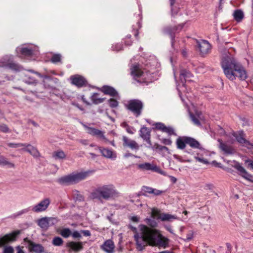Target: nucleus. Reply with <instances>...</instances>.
I'll use <instances>...</instances> for the list:
<instances>
[{"label": "nucleus", "mask_w": 253, "mask_h": 253, "mask_svg": "<svg viewBox=\"0 0 253 253\" xmlns=\"http://www.w3.org/2000/svg\"><path fill=\"white\" fill-rule=\"evenodd\" d=\"M190 118L193 123L197 126H200L201 122L204 121V117L201 112H196L195 114H190Z\"/></svg>", "instance_id": "23"}, {"label": "nucleus", "mask_w": 253, "mask_h": 253, "mask_svg": "<svg viewBox=\"0 0 253 253\" xmlns=\"http://www.w3.org/2000/svg\"><path fill=\"white\" fill-rule=\"evenodd\" d=\"M7 146L11 148H18L19 146H23L24 145L21 144V143H8Z\"/></svg>", "instance_id": "46"}, {"label": "nucleus", "mask_w": 253, "mask_h": 253, "mask_svg": "<svg viewBox=\"0 0 253 253\" xmlns=\"http://www.w3.org/2000/svg\"><path fill=\"white\" fill-rule=\"evenodd\" d=\"M94 172L93 170H89L86 171H81L76 173L71 174L63 176L58 179V182L63 185H69L72 183H77L83 180Z\"/></svg>", "instance_id": "5"}, {"label": "nucleus", "mask_w": 253, "mask_h": 253, "mask_svg": "<svg viewBox=\"0 0 253 253\" xmlns=\"http://www.w3.org/2000/svg\"><path fill=\"white\" fill-rule=\"evenodd\" d=\"M163 192H164V191H163L159 190H158V189H154V188H152V193L151 194H154V195H156V196H158V195H161Z\"/></svg>", "instance_id": "54"}, {"label": "nucleus", "mask_w": 253, "mask_h": 253, "mask_svg": "<svg viewBox=\"0 0 253 253\" xmlns=\"http://www.w3.org/2000/svg\"><path fill=\"white\" fill-rule=\"evenodd\" d=\"M119 195L115 186L112 184H104L97 186L91 193L92 199L109 200Z\"/></svg>", "instance_id": "3"}, {"label": "nucleus", "mask_w": 253, "mask_h": 253, "mask_svg": "<svg viewBox=\"0 0 253 253\" xmlns=\"http://www.w3.org/2000/svg\"><path fill=\"white\" fill-rule=\"evenodd\" d=\"M0 66L9 68L13 70H18V65L13 62L12 56L6 55L0 60Z\"/></svg>", "instance_id": "11"}, {"label": "nucleus", "mask_w": 253, "mask_h": 253, "mask_svg": "<svg viewBox=\"0 0 253 253\" xmlns=\"http://www.w3.org/2000/svg\"><path fill=\"white\" fill-rule=\"evenodd\" d=\"M103 92L106 94H109L113 97H117L118 95L117 91L112 87L104 86L102 88Z\"/></svg>", "instance_id": "29"}, {"label": "nucleus", "mask_w": 253, "mask_h": 253, "mask_svg": "<svg viewBox=\"0 0 253 253\" xmlns=\"http://www.w3.org/2000/svg\"><path fill=\"white\" fill-rule=\"evenodd\" d=\"M192 76V74L188 71L182 69L181 70L180 73V80L182 84V86L183 87H185V83L186 82H190V80H189Z\"/></svg>", "instance_id": "20"}, {"label": "nucleus", "mask_w": 253, "mask_h": 253, "mask_svg": "<svg viewBox=\"0 0 253 253\" xmlns=\"http://www.w3.org/2000/svg\"><path fill=\"white\" fill-rule=\"evenodd\" d=\"M195 159L196 160V161L203 164H208V162L206 160L203 159V158H201L198 156H195Z\"/></svg>", "instance_id": "55"}, {"label": "nucleus", "mask_w": 253, "mask_h": 253, "mask_svg": "<svg viewBox=\"0 0 253 253\" xmlns=\"http://www.w3.org/2000/svg\"><path fill=\"white\" fill-rule=\"evenodd\" d=\"M23 80L25 83L29 84L36 85L38 83L37 80L32 75L28 73L24 74Z\"/></svg>", "instance_id": "28"}, {"label": "nucleus", "mask_w": 253, "mask_h": 253, "mask_svg": "<svg viewBox=\"0 0 253 253\" xmlns=\"http://www.w3.org/2000/svg\"><path fill=\"white\" fill-rule=\"evenodd\" d=\"M21 144L23 145V146H19L18 148H19V150H24L25 151V149L27 147L28 144L27 143H21Z\"/></svg>", "instance_id": "62"}, {"label": "nucleus", "mask_w": 253, "mask_h": 253, "mask_svg": "<svg viewBox=\"0 0 253 253\" xmlns=\"http://www.w3.org/2000/svg\"><path fill=\"white\" fill-rule=\"evenodd\" d=\"M233 16L236 21L241 22L244 18V13L241 10L238 9L234 12Z\"/></svg>", "instance_id": "36"}, {"label": "nucleus", "mask_w": 253, "mask_h": 253, "mask_svg": "<svg viewBox=\"0 0 253 253\" xmlns=\"http://www.w3.org/2000/svg\"><path fill=\"white\" fill-rule=\"evenodd\" d=\"M2 253H14V250L11 246H5L3 248Z\"/></svg>", "instance_id": "42"}, {"label": "nucleus", "mask_w": 253, "mask_h": 253, "mask_svg": "<svg viewBox=\"0 0 253 253\" xmlns=\"http://www.w3.org/2000/svg\"><path fill=\"white\" fill-rule=\"evenodd\" d=\"M130 220H131L132 222L137 223L140 220V217L137 215H132L130 216L129 217Z\"/></svg>", "instance_id": "50"}, {"label": "nucleus", "mask_w": 253, "mask_h": 253, "mask_svg": "<svg viewBox=\"0 0 253 253\" xmlns=\"http://www.w3.org/2000/svg\"><path fill=\"white\" fill-rule=\"evenodd\" d=\"M81 233L84 235V236H90V233L89 230H81Z\"/></svg>", "instance_id": "60"}, {"label": "nucleus", "mask_w": 253, "mask_h": 253, "mask_svg": "<svg viewBox=\"0 0 253 253\" xmlns=\"http://www.w3.org/2000/svg\"><path fill=\"white\" fill-rule=\"evenodd\" d=\"M234 49L223 47L221 51V65L226 77L231 81L236 78L245 80L248 77L247 72L242 65L234 57Z\"/></svg>", "instance_id": "2"}, {"label": "nucleus", "mask_w": 253, "mask_h": 253, "mask_svg": "<svg viewBox=\"0 0 253 253\" xmlns=\"http://www.w3.org/2000/svg\"><path fill=\"white\" fill-rule=\"evenodd\" d=\"M91 100L93 103L97 104L103 102V101H104V99L99 98L98 97V94L97 93H94L91 96Z\"/></svg>", "instance_id": "37"}, {"label": "nucleus", "mask_w": 253, "mask_h": 253, "mask_svg": "<svg viewBox=\"0 0 253 253\" xmlns=\"http://www.w3.org/2000/svg\"><path fill=\"white\" fill-rule=\"evenodd\" d=\"M101 248L107 253H113L115 248V245L112 240H108L102 245Z\"/></svg>", "instance_id": "24"}, {"label": "nucleus", "mask_w": 253, "mask_h": 253, "mask_svg": "<svg viewBox=\"0 0 253 253\" xmlns=\"http://www.w3.org/2000/svg\"><path fill=\"white\" fill-rule=\"evenodd\" d=\"M123 140L124 146L127 147L132 150H137L139 149V146L135 141L128 139L126 136H123Z\"/></svg>", "instance_id": "19"}, {"label": "nucleus", "mask_w": 253, "mask_h": 253, "mask_svg": "<svg viewBox=\"0 0 253 253\" xmlns=\"http://www.w3.org/2000/svg\"><path fill=\"white\" fill-rule=\"evenodd\" d=\"M50 203L51 201L49 198H44L39 203L33 206L31 210L37 213L44 211L48 209Z\"/></svg>", "instance_id": "9"}, {"label": "nucleus", "mask_w": 253, "mask_h": 253, "mask_svg": "<svg viewBox=\"0 0 253 253\" xmlns=\"http://www.w3.org/2000/svg\"><path fill=\"white\" fill-rule=\"evenodd\" d=\"M66 157V154L61 150H58L52 153V157L56 160H63Z\"/></svg>", "instance_id": "32"}, {"label": "nucleus", "mask_w": 253, "mask_h": 253, "mask_svg": "<svg viewBox=\"0 0 253 253\" xmlns=\"http://www.w3.org/2000/svg\"><path fill=\"white\" fill-rule=\"evenodd\" d=\"M183 26L179 25L178 27H167L164 29V33L165 34L169 35L171 40V44L173 45L174 43V34L178 29H181Z\"/></svg>", "instance_id": "21"}, {"label": "nucleus", "mask_w": 253, "mask_h": 253, "mask_svg": "<svg viewBox=\"0 0 253 253\" xmlns=\"http://www.w3.org/2000/svg\"><path fill=\"white\" fill-rule=\"evenodd\" d=\"M160 220L162 221H170L176 219V216L169 213L162 212L161 210L153 208L151 209V217L146 218L144 221L151 228L155 229L157 227L158 223L154 219Z\"/></svg>", "instance_id": "4"}, {"label": "nucleus", "mask_w": 253, "mask_h": 253, "mask_svg": "<svg viewBox=\"0 0 253 253\" xmlns=\"http://www.w3.org/2000/svg\"><path fill=\"white\" fill-rule=\"evenodd\" d=\"M52 243L55 246H61L63 243L62 239L59 237H56L52 240Z\"/></svg>", "instance_id": "38"}, {"label": "nucleus", "mask_w": 253, "mask_h": 253, "mask_svg": "<svg viewBox=\"0 0 253 253\" xmlns=\"http://www.w3.org/2000/svg\"><path fill=\"white\" fill-rule=\"evenodd\" d=\"M219 142V148L226 155H231L234 153V150L230 146L223 143L220 139L218 140Z\"/></svg>", "instance_id": "25"}, {"label": "nucleus", "mask_w": 253, "mask_h": 253, "mask_svg": "<svg viewBox=\"0 0 253 253\" xmlns=\"http://www.w3.org/2000/svg\"><path fill=\"white\" fill-rule=\"evenodd\" d=\"M163 132H167L169 135H176L174 132V129L172 127L170 126H166L164 127V129L163 130Z\"/></svg>", "instance_id": "40"}, {"label": "nucleus", "mask_w": 253, "mask_h": 253, "mask_svg": "<svg viewBox=\"0 0 253 253\" xmlns=\"http://www.w3.org/2000/svg\"><path fill=\"white\" fill-rule=\"evenodd\" d=\"M37 47L34 46V48L27 47H18L16 48V52L18 54L21 53L22 55L29 56L37 51Z\"/></svg>", "instance_id": "15"}, {"label": "nucleus", "mask_w": 253, "mask_h": 253, "mask_svg": "<svg viewBox=\"0 0 253 253\" xmlns=\"http://www.w3.org/2000/svg\"><path fill=\"white\" fill-rule=\"evenodd\" d=\"M28 246L31 251L36 253H41L44 251V248L40 244H37L30 241Z\"/></svg>", "instance_id": "27"}, {"label": "nucleus", "mask_w": 253, "mask_h": 253, "mask_svg": "<svg viewBox=\"0 0 253 253\" xmlns=\"http://www.w3.org/2000/svg\"><path fill=\"white\" fill-rule=\"evenodd\" d=\"M233 136L236 138L239 143L247 147L248 149H253V144L246 140L244 137V133L243 131L235 132L233 134Z\"/></svg>", "instance_id": "13"}, {"label": "nucleus", "mask_w": 253, "mask_h": 253, "mask_svg": "<svg viewBox=\"0 0 253 253\" xmlns=\"http://www.w3.org/2000/svg\"><path fill=\"white\" fill-rule=\"evenodd\" d=\"M17 253H25L23 251V247L18 246L16 247Z\"/></svg>", "instance_id": "59"}, {"label": "nucleus", "mask_w": 253, "mask_h": 253, "mask_svg": "<svg viewBox=\"0 0 253 253\" xmlns=\"http://www.w3.org/2000/svg\"><path fill=\"white\" fill-rule=\"evenodd\" d=\"M0 166H7L8 168H15V165L2 156H0Z\"/></svg>", "instance_id": "31"}, {"label": "nucleus", "mask_w": 253, "mask_h": 253, "mask_svg": "<svg viewBox=\"0 0 253 253\" xmlns=\"http://www.w3.org/2000/svg\"><path fill=\"white\" fill-rule=\"evenodd\" d=\"M28 72H31L32 73H33L35 75H36L37 76H38V77L41 78H43V79H49V77L48 76H47V75H42L40 73L37 72H35L33 70H28Z\"/></svg>", "instance_id": "44"}, {"label": "nucleus", "mask_w": 253, "mask_h": 253, "mask_svg": "<svg viewBox=\"0 0 253 253\" xmlns=\"http://www.w3.org/2000/svg\"><path fill=\"white\" fill-rule=\"evenodd\" d=\"M68 247L73 251H79L83 249L82 242H70L68 244Z\"/></svg>", "instance_id": "30"}, {"label": "nucleus", "mask_w": 253, "mask_h": 253, "mask_svg": "<svg viewBox=\"0 0 253 253\" xmlns=\"http://www.w3.org/2000/svg\"><path fill=\"white\" fill-rule=\"evenodd\" d=\"M112 47L113 50L120 51L122 49L123 45L122 44L117 43L115 45H113Z\"/></svg>", "instance_id": "48"}, {"label": "nucleus", "mask_w": 253, "mask_h": 253, "mask_svg": "<svg viewBox=\"0 0 253 253\" xmlns=\"http://www.w3.org/2000/svg\"><path fill=\"white\" fill-rule=\"evenodd\" d=\"M127 110L131 111L136 117H139L142 112L143 104L141 101L138 99H132L128 101L126 105Z\"/></svg>", "instance_id": "6"}, {"label": "nucleus", "mask_w": 253, "mask_h": 253, "mask_svg": "<svg viewBox=\"0 0 253 253\" xmlns=\"http://www.w3.org/2000/svg\"><path fill=\"white\" fill-rule=\"evenodd\" d=\"M109 106L112 108H115L118 105V102L114 99H110L109 100Z\"/></svg>", "instance_id": "45"}, {"label": "nucleus", "mask_w": 253, "mask_h": 253, "mask_svg": "<svg viewBox=\"0 0 253 253\" xmlns=\"http://www.w3.org/2000/svg\"><path fill=\"white\" fill-rule=\"evenodd\" d=\"M173 157L175 159H177V160H178L180 162H182V159L181 158V157L179 156L178 155H173Z\"/></svg>", "instance_id": "64"}, {"label": "nucleus", "mask_w": 253, "mask_h": 253, "mask_svg": "<svg viewBox=\"0 0 253 253\" xmlns=\"http://www.w3.org/2000/svg\"><path fill=\"white\" fill-rule=\"evenodd\" d=\"M156 165L151 164L149 163H145L138 165L139 169L144 170H151L154 171V167Z\"/></svg>", "instance_id": "35"}, {"label": "nucleus", "mask_w": 253, "mask_h": 253, "mask_svg": "<svg viewBox=\"0 0 253 253\" xmlns=\"http://www.w3.org/2000/svg\"><path fill=\"white\" fill-rule=\"evenodd\" d=\"M71 235H72V237L74 238H75V239H76V238H81V237H82L81 232H79L78 231H75L72 233H71Z\"/></svg>", "instance_id": "51"}, {"label": "nucleus", "mask_w": 253, "mask_h": 253, "mask_svg": "<svg viewBox=\"0 0 253 253\" xmlns=\"http://www.w3.org/2000/svg\"><path fill=\"white\" fill-rule=\"evenodd\" d=\"M162 142L165 145H170L171 144L172 141L170 139L164 138L162 140Z\"/></svg>", "instance_id": "57"}, {"label": "nucleus", "mask_w": 253, "mask_h": 253, "mask_svg": "<svg viewBox=\"0 0 253 253\" xmlns=\"http://www.w3.org/2000/svg\"><path fill=\"white\" fill-rule=\"evenodd\" d=\"M29 211V208L23 209V210H21V211H19L18 215H21L23 213H27Z\"/></svg>", "instance_id": "61"}, {"label": "nucleus", "mask_w": 253, "mask_h": 253, "mask_svg": "<svg viewBox=\"0 0 253 253\" xmlns=\"http://www.w3.org/2000/svg\"><path fill=\"white\" fill-rule=\"evenodd\" d=\"M224 161L226 162L228 164L230 165L232 167L236 169L240 172V174L243 177L250 181L253 182V180L251 179V178L253 177V176L249 173L244 169V168L239 163L235 160L232 161L229 160H225Z\"/></svg>", "instance_id": "7"}, {"label": "nucleus", "mask_w": 253, "mask_h": 253, "mask_svg": "<svg viewBox=\"0 0 253 253\" xmlns=\"http://www.w3.org/2000/svg\"><path fill=\"white\" fill-rule=\"evenodd\" d=\"M152 188L148 186H143L142 188V192L143 195L146 196L147 194L152 193Z\"/></svg>", "instance_id": "41"}, {"label": "nucleus", "mask_w": 253, "mask_h": 253, "mask_svg": "<svg viewBox=\"0 0 253 253\" xmlns=\"http://www.w3.org/2000/svg\"><path fill=\"white\" fill-rule=\"evenodd\" d=\"M20 231L18 230L14 231L12 233L5 234L2 237H0V247L15 241L17 236L20 234Z\"/></svg>", "instance_id": "10"}, {"label": "nucleus", "mask_w": 253, "mask_h": 253, "mask_svg": "<svg viewBox=\"0 0 253 253\" xmlns=\"http://www.w3.org/2000/svg\"><path fill=\"white\" fill-rule=\"evenodd\" d=\"M99 150L101 155L106 158L115 160L117 158L116 152L111 149L100 147Z\"/></svg>", "instance_id": "17"}, {"label": "nucleus", "mask_w": 253, "mask_h": 253, "mask_svg": "<svg viewBox=\"0 0 253 253\" xmlns=\"http://www.w3.org/2000/svg\"><path fill=\"white\" fill-rule=\"evenodd\" d=\"M165 127L166 126L163 123H158L156 124V128L158 129L162 130V131Z\"/></svg>", "instance_id": "52"}, {"label": "nucleus", "mask_w": 253, "mask_h": 253, "mask_svg": "<svg viewBox=\"0 0 253 253\" xmlns=\"http://www.w3.org/2000/svg\"><path fill=\"white\" fill-rule=\"evenodd\" d=\"M0 131L4 132V133H7V132H9V128H8L7 126L3 124L1 125H0Z\"/></svg>", "instance_id": "49"}, {"label": "nucleus", "mask_w": 253, "mask_h": 253, "mask_svg": "<svg viewBox=\"0 0 253 253\" xmlns=\"http://www.w3.org/2000/svg\"><path fill=\"white\" fill-rule=\"evenodd\" d=\"M154 171L157 172L160 174H161L163 175L166 176L167 173L165 171L162 170L161 169H160L158 167H157L156 165L154 167Z\"/></svg>", "instance_id": "47"}, {"label": "nucleus", "mask_w": 253, "mask_h": 253, "mask_svg": "<svg viewBox=\"0 0 253 253\" xmlns=\"http://www.w3.org/2000/svg\"><path fill=\"white\" fill-rule=\"evenodd\" d=\"M198 48L202 55L208 54L211 50V45L207 41H202L198 42Z\"/></svg>", "instance_id": "16"}, {"label": "nucleus", "mask_w": 253, "mask_h": 253, "mask_svg": "<svg viewBox=\"0 0 253 253\" xmlns=\"http://www.w3.org/2000/svg\"><path fill=\"white\" fill-rule=\"evenodd\" d=\"M61 60V55L60 54H54L53 55L51 59V61L53 63H57L60 62Z\"/></svg>", "instance_id": "43"}, {"label": "nucleus", "mask_w": 253, "mask_h": 253, "mask_svg": "<svg viewBox=\"0 0 253 253\" xmlns=\"http://www.w3.org/2000/svg\"><path fill=\"white\" fill-rule=\"evenodd\" d=\"M140 136L150 146L152 145L150 140V130L146 127H143L140 130Z\"/></svg>", "instance_id": "22"}, {"label": "nucleus", "mask_w": 253, "mask_h": 253, "mask_svg": "<svg viewBox=\"0 0 253 253\" xmlns=\"http://www.w3.org/2000/svg\"><path fill=\"white\" fill-rule=\"evenodd\" d=\"M156 149H158L160 151H168L169 149L166 146H162L159 144H156Z\"/></svg>", "instance_id": "53"}, {"label": "nucleus", "mask_w": 253, "mask_h": 253, "mask_svg": "<svg viewBox=\"0 0 253 253\" xmlns=\"http://www.w3.org/2000/svg\"><path fill=\"white\" fill-rule=\"evenodd\" d=\"M126 130L128 133L131 134H133L135 131V130L134 129V128L129 126H127V128L126 129Z\"/></svg>", "instance_id": "56"}, {"label": "nucleus", "mask_w": 253, "mask_h": 253, "mask_svg": "<svg viewBox=\"0 0 253 253\" xmlns=\"http://www.w3.org/2000/svg\"><path fill=\"white\" fill-rule=\"evenodd\" d=\"M130 69L131 75L135 80L142 76L143 74L138 64H132Z\"/></svg>", "instance_id": "18"}, {"label": "nucleus", "mask_w": 253, "mask_h": 253, "mask_svg": "<svg viewBox=\"0 0 253 253\" xmlns=\"http://www.w3.org/2000/svg\"><path fill=\"white\" fill-rule=\"evenodd\" d=\"M61 235L65 238H68L71 235V231L69 228H64L60 232Z\"/></svg>", "instance_id": "39"}, {"label": "nucleus", "mask_w": 253, "mask_h": 253, "mask_svg": "<svg viewBox=\"0 0 253 253\" xmlns=\"http://www.w3.org/2000/svg\"><path fill=\"white\" fill-rule=\"evenodd\" d=\"M25 151L29 153L35 157H37L39 156V152L37 149L29 144H28L27 147L25 149Z\"/></svg>", "instance_id": "34"}, {"label": "nucleus", "mask_w": 253, "mask_h": 253, "mask_svg": "<svg viewBox=\"0 0 253 253\" xmlns=\"http://www.w3.org/2000/svg\"><path fill=\"white\" fill-rule=\"evenodd\" d=\"M246 163L248 164V168H250L251 169L253 170V160H247L245 161Z\"/></svg>", "instance_id": "58"}, {"label": "nucleus", "mask_w": 253, "mask_h": 253, "mask_svg": "<svg viewBox=\"0 0 253 253\" xmlns=\"http://www.w3.org/2000/svg\"><path fill=\"white\" fill-rule=\"evenodd\" d=\"M57 222L56 218L44 217L38 220V224L43 230H46L49 227L54 225Z\"/></svg>", "instance_id": "8"}, {"label": "nucleus", "mask_w": 253, "mask_h": 253, "mask_svg": "<svg viewBox=\"0 0 253 253\" xmlns=\"http://www.w3.org/2000/svg\"><path fill=\"white\" fill-rule=\"evenodd\" d=\"M84 127L87 129V132L89 134L93 136H96L97 137L99 138L102 140L104 143H107V142H109V140L105 137L104 132L101 130L96 129L95 128L88 127L85 126H84Z\"/></svg>", "instance_id": "12"}, {"label": "nucleus", "mask_w": 253, "mask_h": 253, "mask_svg": "<svg viewBox=\"0 0 253 253\" xmlns=\"http://www.w3.org/2000/svg\"><path fill=\"white\" fill-rule=\"evenodd\" d=\"M129 227L134 233V238L136 248L139 251H142L148 245L163 248H166L168 246L169 239L163 236L161 231L158 229L140 224L139 225V232H138L136 227L131 225Z\"/></svg>", "instance_id": "1"}, {"label": "nucleus", "mask_w": 253, "mask_h": 253, "mask_svg": "<svg viewBox=\"0 0 253 253\" xmlns=\"http://www.w3.org/2000/svg\"><path fill=\"white\" fill-rule=\"evenodd\" d=\"M79 142L84 145L88 144V140L86 139H81L79 140Z\"/></svg>", "instance_id": "63"}, {"label": "nucleus", "mask_w": 253, "mask_h": 253, "mask_svg": "<svg viewBox=\"0 0 253 253\" xmlns=\"http://www.w3.org/2000/svg\"><path fill=\"white\" fill-rule=\"evenodd\" d=\"M186 136L179 137L176 139V144L178 149H183L186 146Z\"/></svg>", "instance_id": "33"}, {"label": "nucleus", "mask_w": 253, "mask_h": 253, "mask_svg": "<svg viewBox=\"0 0 253 253\" xmlns=\"http://www.w3.org/2000/svg\"><path fill=\"white\" fill-rule=\"evenodd\" d=\"M71 83L78 87H83L87 84L86 80L82 76L76 75L71 76Z\"/></svg>", "instance_id": "14"}, {"label": "nucleus", "mask_w": 253, "mask_h": 253, "mask_svg": "<svg viewBox=\"0 0 253 253\" xmlns=\"http://www.w3.org/2000/svg\"><path fill=\"white\" fill-rule=\"evenodd\" d=\"M186 144H188L191 147L193 148L199 149H203L200 143L193 138L186 136Z\"/></svg>", "instance_id": "26"}]
</instances>
